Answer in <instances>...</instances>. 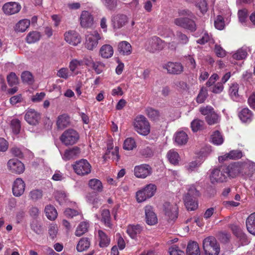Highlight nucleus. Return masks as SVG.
I'll use <instances>...</instances> for the list:
<instances>
[{
	"mask_svg": "<svg viewBox=\"0 0 255 255\" xmlns=\"http://www.w3.org/2000/svg\"><path fill=\"white\" fill-rule=\"evenodd\" d=\"M164 47V42L157 36L149 38L146 43V50L151 53L161 50Z\"/></svg>",
	"mask_w": 255,
	"mask_h": 255,
	"instance_id": "6e6552de",
	"label": "nucleus"
},
{
	"mask_svg": "<svg viewBox=\"0 0 255 255\" xmlns=\"http://www.w3.org/2000/svg\"><path fill=\"white\" fill-rule=\"evenodd\" d=\"M174 23L180 27L187 29L191 32L196 30V25L192 19L187 17H178L174 19Z\"/></svg>",
	"mask_w": 255,
	"mask_h": 255,
	"instance_id": "9d476101",
	"label": "nucleus"
},
{
	"mask_svg": "<svg viewBox=\"0 0 255 255\" xmlns=\"http://www.w3.org/2000/svg\"><path fill=\"white\" fill-rule=\"evenodd\" d=\"M97 234L99 242V246L100 247L104 248L109 245L110 243V239L102 230H98Z\"/></svg>",
	"mask_w": 255,
	"mask_h": 255,
	"instance_id": "7c9ffc66",
	"label": "nucleus"
},
{
	"mask_svg": "<svg viewBox=\"0 0 255 255\" xmlns=\"http://www.w3.org/2000/svg\"><path fill=\"white\" fill-rule=\"evenodd\" d=\"M242 176L252 179L255 177V163L251 161L242 162Z\"/></svg>",
	"mask_w": 255,
	"mask_h": 255,
	"instance_id": "9b49d317",
	"label": "nucleus"
},
{
	"mask_svg": "<svg viewBox=\"0 0 255 255\" xmlns=\"http://www.w3.org/2000/svg\"><path fill=\"white\" fill-rule=\"evenodd\" d=\"M69 124V119L66 115H61L58 117L57 125L59 128L63 129Z\"/></svg>",
	"mask_w": 255,
	"mask_h": 255,
	"instance_id": "a19ab883",
	"label": "nucleus"
},
{
	"mask_svg": "<svg viewBox=\"0 0 255 255\" xmlns=\"http://www.w3.org/2000/svg\"><path fill=\"white\" fill-rule=\"evenodd\" d=\"M238 116L243 123H250L253 119V113L248 108L242 109L239 112Z\"/></svg>",
	"mask_w": 255,
	"mask_h": 255,
	"instance_id": "a878e982",
	"label": "nucleus"
},
{
	"mask_svg": "<svg viewBox=\"0 0 255 255\" xmlns=\"http://www.w3.org/2000/svg\"><path fill=\"white\" fill-rule=\"evenodd\" d=\"M40 118V114L33 109H29L25 112L24 119L29 125H36Z\"/></svg>",
	"mask_w": 255,
	"mask_h": 255,
	"instance_id": "dca6fc26",
	"label": "nucleus"
},
{
	"mask_svg": "<svg viewBox=\"0 0 255 255\" xmlns=\"http://www.w3.org/2000/svg\"><path fill=\"white\" fill-rule=\"evenodd\" d=\"M175 38L177 42L172 41L168 43V47L171 50H175L178 45H186L189 41V37L181 31H177L175 35Z\"/></svg>",
	"mask_w": 255,
	"mask_h": 255,
	"instance_id": "f8f14e48",
	"label": "nucleus"
},
{
	"mask_svg": "<svg viewBox=\"0 0 255 255\" xmlns=\"http://www.w3.org/2000/svg\"><path fill=\"white\" fill-rule=\"evenodd\" d=\"M81 213L80 211L67 208L64 211L65 215L69 218H73Z\"/></svg>",
	"mask_w": 255,
	"mask_h": 255,
	"instance_id": "338daca9",
	"label": "nucleus"
},
{
	"mask_svg": "<svg viewBox=\"0 0 255 255\" xmlns=\"http://www.w3.org/2000/svg\"><path fill=\"white\" fill-rule=\"evenodd\" d=\"M228 176L234 178L240 174L242 175V162H238L229 166H225Z\"/></svg>",
	"mask_w": 255,
	"mask_h": 255,
	"instance_id": "6ab92c4d",
	"label": "nucleus"
},
{
	"mask_svg": "<svg viewBox=\"0 0 255 255\" xmlns=\"http://www.w3.org/2000/svg\"><path fill=\"white\" fill-rule=\"evenodd\" d=\"M118 49L119 53L123 55H128L131 53V46L126 41H123L118 44Z\"/></svg>",
	"mask_w": 255,
	"mask_h": 255,
	"instance_id": "bb28decb",
	"label": "nucleus"
},
{
	"mask_svg": "<svg viewBox=\"0 0 255 255\" xmlns=\"http://www.w3.org/2000/svg\"><path fill=\"white\" fill-rule=\"evenodd\" d=\"M203 248L206 255H219L220 251L219 244L216 238L209 236L203 241Z\"/></svg>",
	"mask_w": 255,
	"mask_h": 255,
	"instance_id": "f03ea898",
	"label": "nucleus"
},
{
	"mask_svg": "<svg viewBox=\"0 0 255 255\" xmlns=\"http://www.w3.org/2000/svg\"><path fill=\"white\" fill-rule=\"evenodd\" d=\"M25 184L23 180L20 178H17L13 182L12 186V193L14 196H21L25 190Z\"/></svg>",
	"mask_w": 255,
	"mask_h": 255,
	"instance_id": "412c9836",
	"label": "nucleus"
},
{
	"mask_svg": "<svg viewBox=\"0 0 255 255\" xmlns=\"http://www.w3.org/2000/svg\"><path fill=\"white\" fill-rule=\"evenodd\" d=\"M108 151L106 153V155L109 158H111L113 160L118 161L119 159L120 156L119 154V147L116 146L114 148H112L111 150L108 149Z\"/></svg>",
	"mask_w": 255,
	"mask_h": 255,
	"instance_id": "3c124183",
	"label": "nucleus"
},
{
	"mask_svg": "<svg viewBox=\"0 0 255 255\" xmlns=\"http://www.w3.org/2000/svg\"><path fill=\"white\" fill-rule=\"evenodd\" d=\"M239 85L237 83H234L231 84L229 89V94L232 99L236 101L237 100L239 94Z\"/></svg>",
	"mask_w": 255,
	"mask_h": 255,
	"instance_id": "a18cd8bd",
	"label": "nucleus"
},
{
	"mask_svg": "<svg viewBox=\"0 0 255 255\" xmlns=\"http://www.w3.org/2000/svg\"><path fill=\"white\" fill-rule=\"evenodd\" d=\"M89 187L97 192H100L103 190V185L100 180L97 179H92L89 181Z\"/></svg>",
	"mask_w": 255,
	"mask_h": 255,
	"instance_id": "58836bf2",
	"label": "nucleus"
},
{
	"mask_svg": "<svg viewBox=\"0 0 255 255\" xmlns=\"http://www.w3.org/2000/svg\"><path fill=\"white\" fill-rule=\"evenodd\" d=\"M170 255H184V253L179 249V248L176 245L172 246L169 249Z\"/></svg>",
	"mask_w": 255,
	"mask_h": 255,
	"instance_id": "774afa93",
	"label": "nucleus"
},
{
	"mask_svg": "<svg viewBox=\"0 0 255 255\" xmlns=\"http://www.w3.org/2000/svg\"><path fill=\"white\" fill-rule=\"evenodd\" d=\"M177 210L178 207L175 204L165 202L163 204V211L169 220H174L177 218Z\"/></svg>",
	"mask_w": 255,
	"mask_h": 255,
	"instance_id": "4468645a",
	"label": "nucleus"
},
{
	"mask_svg": "<svg viewBox=\"0 0 255 255\" xmlns=\"http://www.w3.org/2000/svg\"><path fill=\"white\" fill-rule=\"evenodd\" d=\"M90 245V242L88 238H83L79 241L76 249L78 252H83L87 250Z\"/></svg>",
	"mask_w": 255,
	"mask_h": 255,
	"instance_id": "4c0bfd02",
	"label": "nucleus"
},
{
	"mask_svg": "<svg viewBox=\"0 0 255 255\" xmlns=\"http://www.w3.org/2000/svg\"><path fill=\"white\" fill-rule=\"evenodd\" d=\"M21 77L23 82L27 83L28 84H32L34 81L33 75L28 71H24L22 72Z\"/></svg>",
	"mask_w": 255,
	"mask_h": 255,
	"instance_id": "864d4df0",
	"label": "nucleus"
},
{
	"mask_svg": "<svg viewBox=\"0 0 255 255\" xmlns=\"http://www.w3.org/2000/svg\"><path fill=\"white\" fill-rule=\"evenodd\" d=\"M30 20L24 19L19 21L15 25V30L18 32H24L29 26Z\"/></svg>",
	"mask_w": 255,
	"mask_h": 255,
	"instance_id": "c9c22d12",
	"label": "nucleus"
},
{
	"mask_svg": "<svg viewBox=\"0 0 255 255\" xmlns=\"http://www.w3.org/2000/svg\"><path fill=\"white\" fill-rule=\"evenodd\" d=\"M47 218L50 220H55L57 216V212L55 208L51 205H47L44 210Z\"/></svg>",
	"mask_w": 255,
	"mask_h": 255,
	"instance_id": "e433bc0d",
	"label": "nucleus"
},
{
	"mask_svg": "<svg viewBox=\"0 0 255 255\" xmlns=\"http://www.w3.org/2000/svg\"><path fill=\"white\" fill-rule=\"evenodd\" d=\"M40 34L38 31L30 32L26 38V42L28 43H33L37 42L40 39Z\"/></svg>",
	"mask_w": 255,
	"mask_h": 255,
	"instance_id": "79ce46f5",
	"label": "nucleus"
},
{
	"mask_svg": "<svg viewBox=\"0 0 255 255\" xmlns=\"http://www.w3.org/2000/svg\"><path fill=\"white\" fill-rule=\"evenodd\" d=\"M65 41L69 44L76 46L81 41L79 34L75 30H69L64 34Z\"/></svg>",
	"mask_w": 255,
	"mask_h": 255,
	"instance_id": "f3484780",
	"label": "nucleus"
},
{
	"mask_svg": "<svg viewBox=\"0 0 255 255\" xmlns=\"http://www.w3.org/2000/svg\"><path fill=\"white\" fill-rule=\"evenodd\" d=\"M75 172L78 175L85 176L89 174L91 171V166L89 162L84 159L76 161L72 165Z\"/></svg>",
	"mask_w": 255,
	"mask_h": 255,
	"instance_id": "423d86ee",
	"label": "nucleus"
},
{
	"mask_svg": "<svg viewBox=\"0 0 255 255\" xmlns=\"http://www.w3.org/2000/svg\"><path fill=\"white\" fill-rule=\"evenodd\" d=\"M105 67V65L103 62L96 61L94 62L91 67L94 70L96 74H100L103 71Z\"/></svg>",
	"mask_w": 255,
	"mask_h": 255,
	"instance_id": "5fc2aeb1",
	"label": "nucleus"
},
{
	"mask_svg": "<svg viewBox=\"0 0 255 255\" xmlns=\"http://www.w3.org/2000/svg\"><path fill=\"white\" fill-rule=\"evenodd\" d=\"M100 54L104 58H109L113 55V48L111 45L109 44L104 45L100 48Z\"/></svg>",
	"mask_w": 255,
	"mask_h": 255,
	"instance_id": "c756f323",
	"label": "nucleus"
},
{
	"mask_svg": "<svg viewBox=\"0 0 255 255\" xmlns=\"http://www.w3.org/2000/svg\"><path fill=\"white\" fill-rule=\"evenodd\" d=\"M156 186L153 184L146 185L144 188L136 192V197L138 203L143 202L152 197L155 193Z\"/></svg>",
	"mask_w": 255,
	"mask_h": 255,
	"instance_id": "20e7f679",
	"label": "nucleus"
},
{
	"mask_svg": "<svg viewBox=\"0 0 255 255\" xmlns=\"http://www.w3.org/2000/svg\"><path fill=\"white\" fill-rule=\"evenodd\" d=\"M167 157L169 162L173 164H177L179 160V155L174 149L170 150L167 153Z\"/></svg>",
	"mask_w": 255,
	"mask_h": 255,
	"instance_id": "ea45409f",
	"label": "nucleus"
},
{
	"mask_svg": "<svg viewBox=\"0 0 255 255\" xmlns=\"http://www.w3.org/2000/svg\"><path fill=\"white\" fill-rule=\"evenodd\" d=\"M146 114L148 117L153 121L158 120L160 117L159 112L151 108H148L146 109Z\"/></svg>",
	"mask_w": 255,
	"mask_h": 255,
	"instance_id": "09e8293b",
	"label": "nucleus"
},
{
	"mask_svg": "<svg viewBox=\"0 0 255 255\" xmlns=\"http://www.w3.org/2000/svg\"><path fill=\"white\" fill-rule=\"evenodd\" d=\"M247 55L246 50L241 48L237 51V52L233 55V58L236 60H242L245 59Z\"/></svg>",
	"mask_w": 255,
	"mask_h": 255,
	"instance_id": "4d7b16f0",
	"label": "nucleus"
},
{
	"mask_svg": "<svg viewBox=\"0 0 255 255\" xmlns=\"http://www.w3.org/2000/svg\"><path fill=\"white\" fill-rule=\"evenodd\" d=\"M8 169L12 173L20 174L24 171V165L19 160L16 159H10L7 162Z\"/></svg>",
	"mask_w": 255,
	"mask_h": 255,
	"instance_id": "a211bd4d",
	"label": "nucleus"
},
{
	"mask_svg": "<svg viewBox=\"0 0 255 255\" xmlns=\"http://www.w3.org/2000/svg\"><path fill=\"white\" fill-rule=\"evenodd\" d=\"M187 192L185 196H188L193 199H196L200 195L199 191L197 190L193 185H188L187 187Z\"/></svg>",
	"mask_w": 255,
	"mask_h": 255,
	"instance_id": "49530a36",
	"label": "nucleus"
},
{
	"mask_svg": "<svg viewBox=\"0 0 255 255\" xmlns=\"http://www.w3.org/2000/svg\"><path fill=\"white\" fill-rule=\"evenodd\" d=\"M246 224L248 232L255 235V212L251 214L247 218Z\"/></svg>",
	"mask_w": 255,
	"mask_h": 255,
	"instance_id": "c85d7f7f",
	"label": "nucleus"
},
{
	"mask_svg": "<svg viewBox=\"0 0 255 255\" xmlns=\"http://www.w3.org/2000/svg\"><path fill=\"white\" fill-rule=\"evenodd\" d=\"M214 25L215 27L219 30H222L225 26L224 20L223 16L218 15L215 20Z\"/></svg>",
	"mask_w": 255,
	"mask_h": 255,
	"instance_id": "680f3d73",
	"label": "nucleus"
},
{
	"mask_svg": "<svg viewBox=\"0 0 255 255\" xmlns=\"http://www.w3.org/2000/svg\"><path fill=\"white\" fill-rule=\"evenodd\" d=\"M225 165L220 166L213 169L210 175L211 182L214 184L226 182L228 178Z\"/></svg>",
	"mask_w": 255,
	"mask_h": 255,
	"instance_id": "39448f33",
	"label": "nucleus"
},
{
	"mask_svg": "<svg viewBox=\"0 0 255 255\" xmlns=\"http://www.w3.org/2000/svg\"><path fill=\"white\" fill-rule=\"evenodd\" d=\"M55 198L60 204H63L67 200L66 194L62 191H57L55 193Z\"/></svg>",
	"mask_w": 255,
	"mask_h": 255,
	"instance_id": "bf43d9fd",
	"label": "nucleus"
},
{
	"mask_svg": "<svg viewBox=\"0 0 255 255\" xmlns=\"http://www.w3.org/2000/svg\"><path fill=\"white\" fill-rule=\"evenodd\" d=\"M89 223L88 221L81 222L77 226L75 235L77 237H80L88 231Z\"/></svg>",
	"mask_w": 255,
	"mask_h": 255,
	"instance_id": "f704fd0d",
	"label": "nucleus"
},
{
	"mask_svg": "<svg viewBox=\"0 0 255 255\" xmlns=\"http://www.w3.org/2000/svg\"><path fill=\"white\" fill-rule=\"evenodd\" d=\"M11 128L15 134H18L20 130V121L17 119H13L11 122Z\"/></svg>",
	"mask_w": 255,
	"mask_h": 255,
	"instance_id": "13d9d810",
	"label": "nucleus"
},
{
	"mask_svg": "<svg viewBox=\"0 0 255 255\" xmlns=\"http://www.w3.org/2000/svg\"><path fill=\"white\" fill-rule=\"evenodd\" d=\"M102 221L104 222L105 226L108 227H111V217L109 210L104 209L102 212Z\"/></svg>",
	"mask_w": 255,
	"mask_h": 255,
	"instance_id": "de8ad7c7",
	"label": "nucleus"
},
{
	"mask_svg": "<svg viewBox=\"0 0 255 255\" xmlns=\"http://www.w3.org/2000/svg\"><path fill=\"white\" fill-rule=\"evenodd\" d=\"M204 125V122L199 119L193 120L191 123V127L194 132L200 130Z\"/></svg>",
	"mask_w": 255,
	"mask_h": 255,
	"instance_id": "6e6d98bb",
	"label": "nucleus"
},
{
	"mask_svg": "<svg viewBox=\"0 0 255 255\" xmlns=\"http://www.w3.org/2000/svg\"><path fill=\"white\" fill-rule=\"evenodd\" d=\"M133 126L134 130L142 135H147L150 133V126L147 119L142 115H138L134 119Z\"/></svg>",
	"mask_w": 255,
	"mask_h": 255,
	"instance_id": "f257e3e1",
	"label": "nucleus"
},
{
	"mask_svg": "<svg viewBox=\"0 0 255 255\" xmlns=\"http://www.w3.org/2000/svg\"><path fill=\"white\" fill-rule=\"evenodd\" d=\"M57 76L60 78L67 79L70 76V74L67 68H62L58 71Z\"/></svg>",
	"mask_w": 255,
	"mask_h": 255,
	"instance_id": "e2e57ef3",
	"label": "nucleus"
},
{
	"mask_svg": "<svg viewBox=\"0 0 255 255\" xmlns=\"http://www.w3.org/2000/svg\"><path fill=\"white\" fill-rule=\"evenodd\" d=\"M184 202L186 208L189 211H193L198 208V203L196 199H193L188 196H185Z\"/></svg>",
	"mask_w": 255,
	"mask_h": 255,
	"instance_id": "473e14b6",
	"label": "nucleus"
},
{
	"mask_svg": "<svg viewBox=\"0 0 255 255\" xmlns=\"http://www.w3.org/2000/svg\"><path fill=\"white\" fill-rule=\"evenodd\" d=\"M79 138L78 133L74 129H68L65 130L61 135V141L66 145L75 144Z\"/></svg>",
	"mask_w": 255,
	"mask_h": 255,
	"instance_id": "0eeeda50",
	"label": "nucleus"
},
{
	"mask_svg": "<svg viewBox=\"0 0 255 255\" xmlns=\"http://www.w3.org/2000/svg\"><path fill=\"white\" fill-rule=\"evenodd\" d=\"M151 173V168L146 164L135 166L134 168V174L137 178H145Z\"/></svg>",
	"mask_w": 255,
	"mask_h": 255,
	"instance_id": "2eb2a0df",
	"label": "nucleus"
},
{
	"mask_svg": "<svg viewBox=\"0 0 255 255\" xmlns=\"http://www.w3.org/2000/svg\"><path fill=\"white\" fill-rule=\"evenodd\" d=\"M103 4L109 10H114L117 6V0H101Z\"/></svg>",
	"mask_w": 255,
	"mask_h": 255,
	"instance_id": "603ef678",
	"label": "nucleus"
},
{
	"mask_svg": "<svg viewBox=\"0 0 255 255\" xmlns=\"http://www.w3.org/2000/svg\"><path fill=\"white\" fill-rule=\"evenodd\" d=\"M187 255H200V251L198 244L196 242H191L187 248Z\"/></svg>",
	"mask_w": 255,
	"mask_h": 255,
	"instance_id": "72a5a7b5",
	"label": "nucleus"
},
{
	"mask_svg": "<svg viewBox=\"0 0 255 255\" xmlns=\"http://www.w3.org/2000/svg\"><path fill=\"white\" fill-rule=\"evenodd\" d=\"M212 140L213 144L221 145L223 143L224 139L221 133L217 130L212 135Z\"/></svg>",
	"mask_w": 255,
	"mask_h": 255,
	"instance_id": "8fccbe9b",
	"label": "nucleus"
},
{
	"mask_svg": "<svg viewBox=\"0 0 255 255\" xmlns=\"http://www.w3.org/2000/svg\"><path fill=\"white\" fill-rule=\"evenodd\" d=\"M20 9V5L15 2H9L6 3L2 7L3 12L7 15H12L17 13Z\"/></svg>",
	"mask_w": 255,
	"mask_h": 255,
	"instance_id": "b1692460",
	"label": "nucleus"
},
{
	"mask_svg": "<svg viewBox=\"0 0 255 255\" xmlns=\"http://www.w3.org/2000/svg\"><path fill=\"white\" fill-rule=\"evenodd\" d=\"M83 65V61L82 60H78L77 59L72 60L69 63V68L71 72H73L75 71L76 69L79 66Z\"/></svg>",
	"mask_w": 255,
	"mask_h": 255,
	"instance_id": "69168bd1",
	"label": "nucleus"
},
{
	"mask_svg": "<svg viewBox=\"0 0 255 255\" xmlns=\"http://www.w3.org/2000/svg\"><path fill=\"white\" fill-rule=\"evenodd\" d=\"M112 24L114 29L121 28L128 22V18L126 15L118 14L112 17Z\"/></svg>",
	"mask_w": 255,
	"mask_h": 255,
	"instance_id": "aec40b11",
	"label": "nucleus"
},
{
	"mask_svg": "<svg viewBox=\"0 0 255 255\" xmlns=\"http://www.w3.org/2000/svg\"><path fill=\"white\" fill-rule=\"evenodd\" d=\"M162 67L167 70L168 73L171 74H180L183 71V65L179 62H169L163 64Z\"/></svg>",
	"mask_w": 255,
	"mask_h": 255,
	"instance_id": "ddd939ff",
	"label": "nucleus"
},
{
	"mask_svg": "<svg viewBox=\"0 0 255 255\" xmlns=\"http://www.w3.org/2000/svg\"><path fill=\"white\" fill-rule=\"evenodd\" d=\"M80 25L83 28H90L94 23V18L88 11H83L81 14Z\"/></svg>",
	"mask_w": 255,
	"mask_h": 255,
	"instance_id": "4be33fe9",
	"label": "nucleus"
},
{
	"mask_svg": "<svg viewBox=\"0 0 255 255\" xmlns=\"http://www.w3.org/2000/svg\"><path fill=\"white\" fill-rule=\"evenodd\" d=\"M80 153V149L77 146L73 147L66 150L63 154H61L62 159L65 161L69 160L76 158Z\"/></svg>",
	"mask_w": 255,
	"mask_h": 255,
	"instance_id": "393cba45",
	"label": "nucleus"
},
{
	"mask_svg": "<svg viewBox=\"0 0 255 255\" xmlns=\"http://www.w3.org/2000/svg\"><path fill=\"white\" fill-rule=\"evenodd\" d=\"M145 222L150 226L154 225L157 223V218L151 206H146L144 208Z\"/></svg>",
	"mask_w": 255,
	"mask_h": 255,
	"instance_id": "5701e85b",
	"label": "nucleus"
},
{
	"mask_svg": "<svg viewBox=\"0 0 255 255\" xmlns=\"http://www.w3.org/2000/svg\"><path fill=\"white\" fill-rule=\"evenodd\" d=\"M7 81L10 86L16 85L18 82V79L14 73L11 72L7 76Z\"/></svg>",
	"mask_w": 255,
	"mask_h": 255,
	"instance_id": "052dcab7",
	"label": "nucleus"
},
{
	"mask_svg": "<svg viewBox=\"0 0 255 255\" xmlns=\"http://www.w3.org/2000/svg\"><path fill=\"white\" fill-rule=\"evenodd\" d=\"M43 192L40 189H33L29 193V197L34 202H36L42 198Z\"/></svg>",
	"mask_w": 255,
	"mask_h": 255,
	"instance_id": "c03bdc74",
	"label": "nucleus"
},
{
	"mask_svg": "<svg viewBox=\"0 0 255 255\" xmlns=\"http://www.w3.org/2000/svg\"><path fill=\"white\" fill-rule=\"evenodd\" d=\"M200 112L205 116V120L209 125H213L218 123L220 118L214 111V108L210 106L201 107Z\"/></svg>",
	"mask_w": 255,
	"mask_h": 255,
	"instance_id": "7ed1b4c3",
	"label": "nucleus"
},
{
	"mask_svg": "<svg viewBox=\"0 0 255 255\" xmlns=\"http://www.w3.org/2000/svg\"><path fill=\"white\" fill-rule=\"evenodd\" d=\"M142 229L143 228L139 225H130L128 227L127 232L131 238L134 239L141 233Z\"/></svg>",
	"mask_w": 255,
	"mask_h": 255,
	"instance_id": "cd10ccee",
	"label": "nucleus"
},
{
	"mask_svg": "<svg viewBox=\"0 0 255 255\" xmlns=\"http://www.w3.org/2000/svg\"><path fill=\"white\" fill-rule=\"evenodd\" d=\"M136 146L134 139L132 137L126 138L124 142L123 148L127 150H133Z\"/></svg>",
	"mask_w": 255,
	"mask_h": 255,
	"instance_id": "37998d69",
	"label": "nucleus"
},
{
	"mask_svg": "<svg viewBox=\"0 0 255 255\" xmlns=\"http://www.w3.org/2000/svg\"><path fill=\"white\" fill-rule=\"evenodd\" d=\"M175 142L179 145L185 144L188 139V135L183 131L177 132L174 135Z\"/></svg>",
	"mask_w": 255,
	"mask_h": 255,
	"instance_id": "2f4dec72",
	"label": "nucleus"
},
{
	"mask_svg": "<svg viewBox=\"0 0 255 255\" xmlns=\"http://www.w3.org/2000/svg\"><path fill=\"white\" fill-rule=\"evenodd\" d=\"M101 37L97 31L88 32L86 35L85 47L90 50L95 48Z\"/></svg>",
	"mask_w": 255,
	"mask_h": 255,
	"instance_id": "1a4fd4ad",
	"label": "nucleus"
},
{
	"mask_svg": "<svg viewBox=\"0 0 255 255\" xmlns=\"http://www.w3.org/2000/svg\"><path fill=\"white\" fill-rule=\"evenodd\" d=\"M214 52L218 57H224L226 55V51L218 44L215 45Z\"/></svg>",
	"mask_w": 255,
	"mask_h": 255,
	"instance_id": "0e129e2a",
	"label": "nucleus"
}]
</instances>
